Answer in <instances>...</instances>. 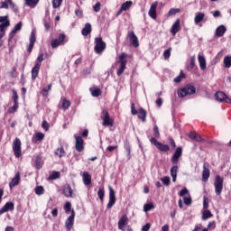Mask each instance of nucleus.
Listing matches in <instances>:
<instances>
[{
	"instance_id": "nucleus-11",
	"label": "nucleus",
	"mask_w": 231,
	"mask_h": 231,
	"mask_svg": "<svg viewBox=\"0 0 231 231\" xmlns=\"http://www.w3.org/2000/svg\"><path fill=\"white\" fill-rule=\"evenodd\" d=\"M216 100L217 102H226V104H231V98L226 96L224 92L218 91L215 95Z\"/></svg>"
},
{
	"instance_id": "nucleus-37",
	"label": "nucleus",
	"mask_w": 231,
	"mask_h": 231,
	"mask_svg": "<svg viewBox=\"0 0 231 231\" xmlns=\"http://www.w3.org/2000/svg\"><path fill=\"white\" fill-rule=\"evenodd\" d=\"M90 92L92 97H100L102 95V91L98 88H90Z\"/></svg>"
},
{
	"instance_id": "nucleus-39",
	"label": "nucleus",
	"mask_w": 231,
	"mask_h": 231,
	"mask_svg": "<svg viewBox=\"0 0 231 231\" xmlns=\"http://www.w3.org/2000/svg\"><path fill=\"white\" fill-rule=\"evenodd\" d=\"M24 1H25V5L27 6H30V8H35L39 4V1L37 0H24Z\"/></svg>"
},
{
	"instance_id": "nucleus-28",
	"label": "nucleus",
	"mask_w": 231,
	"mask_h": 231,
	"mask_svg": "<svg viewBox=\"0 0 231 231\" xmlns=\"http://www.w3.org/2000/svg\"><path fill=\"white\" fill-rule=\"evenodd\" d=\"M180 30V20H176L173 25L171 26V33H172V35H176V33H178Z\"/></svg>"
},
{
	"instance_id": "nucleus-17",
	"label": "nucleus",
	"mask_w": 231,
	"mask_h": 231,
	"mask_svg": "<svg viewBox=\"0 0 231 231\" xmlns=\"http://www.w3.org/2000/svg\"><path fill=\"white\" fill-rule=\"evenodd\" d=\"M15 208L14 202H7L1 209H0V216L5 214V212H10Z\"/></svg>"
},
{
	"instance_id": "nucleus-13",
	"label": "nucleus",
	"mask_w": 231,
	"mask_h": 231,
	"mask_svg": "<svg viewBox=\"0 0 231 231\" xmlns=\"http://www.w3.org/2000/svg\"><path fill=\"white\" fill-rule=\"evenodd\" d=\"M74 138L76 140V151H78V152H82L84 151V140L79 135H74Z\"/></svg>"
},
{
	"instance_id": "nucleus-43",
	"label": "nucleus",
	"mask_w": 231,
	"mask_h": 231,
	"mask_svg": "<svg viewBox=\"0 0 231 231\" xmlns=\"http://www.w3.org/2000/svg\"><path fill=\"white\" fill-rule=\"evenodd\" d=\"M69 106H71V102L68 101L67 99H62V103H61L62 109H69Z\"/></svg>"
},
{
	"instance_id": "nucleus-24",
	"label": "nucleus",
	"mask_w": 231,
	"mask_h": 231,
	"mask_svg": "<svg viewBox=\"0 0 231 231\" xmlns=\"http://www.w3.org/2000/svg\"><path fill=\"white\" fill-rule=\"evenodd\" d=\"M226 32V27H225V25H219V26L216 29L215 35H216L217 37H223V35H225Z\"/></svg>"
},
{
	"instance_id": "nucleus-55",
	"label": "nucleus",
	"mask_w": 231,
	"mask_h": 231,
	"mask_svg": "<svg viewBox=\"0 0 231 231\" xmlns=\"http://www.w3.org/2000/svg\"><path fill=\"white\" fill-rule=\"evenodd\" d=\"M161 181L166 185L169 186V184L171 183V178L170 177H163L161 179Z\"/></svg>"
},
{
	"instance_id": "nucleus-18",
	"label": "nucleus",
	"mask_w": 231,
	"mask_h": 231,
	"mask_svg": "<svg viewBox=\"0 0 231 231\" xmlns=\"http://www.w3.org/2000/svg\"><path fill=\"white\" fill-rule=\"evenodd\" d=\"M182 154V149L181 147H178L171 158V162L176 164L180 161V158L181 157Z\"/></svg>"
},
{
	"instance_id": "nucleus-3",
	"label": "nucleus",
	"mask_w": 231,
	"mask_h": 231,
	"mask_svg": "<svg viewBox=\"0 0 231 231\" xmlns=\"http://www.w3.org/2000/svg\"><path fill=\"white\" fill-rule=\"evenodd\" d=\"M95 47L94 50L97 55H102L104 53V50H106V43L103 42L102 37L95 38Z\"/></svg>"
},
{
	"instance_id": "nucleus-54",
	"label": "nucleus",
	"mask_w": 231,
	"mask_h": 231,
	"mask_svg": "<svg viewBox=\"0 0 231 231\" xmlns=\"http://www.w3.org/2000/svg\"><path fill=\"white\" fill-rule=\"evenodd\" d=\"M60 5H62V0H52L53 8H60Z\"/></svg>"
},
{
	"instance_id": "nucleus-14",
	"label": "nucleus",
	"mask_w": 231,
	"mask_h": 231,
	"mask_svg": "<svg viewBox=\"0 0 231 231\" xmlns=\"http://www.w3.org/2000/svg\"><path fill=\"white\" fill-rule=\"evenodd\" d=\"M73 223H75V210H71V215L65 222V226L68 231H70L73 228Z\"/></svg>"
},
{
	"instance_id": "nucleus-63",
	"label": "nucleus",
	"mask_w": 231,
	"mask_h": 231,
	"mask_svg": "<svg viewBox=\"0 0 231 231\" xmlns=\"http://www.w3.org/2000/svg\"><path fill=\"white\" fill-rule=\"evenodd\" d=\"M151 230V224L147 223L142 227V231H149Z\"/></svg>"
},
{
	"instance_id": "nucleus-4",
	"label": "nucleus",
	"mask_w": 231,
	"mask_h": 231,
	"mask_svg": "<svg viewBox=\"0 0 231 231\" xmlns=\"http://www.w3.org/2000/svg\"><path fill=\"white\" fill-rule=\"evenodd\" d=\"M125 53L119 56V60L116 62L119 64V69L117 70V76L120 77L124 71H125V66H127V60H125Z\"/></svg>"
},
{
	"instance_id": "nucleus-35",
	"label": "nucleus",
	"mask_w": 231,
	"mask_h": 231,
	"mask_svg": "<svg viewBox=\"0 0 231 231\" xmlns=\"http://www.w3.org/2000/svg\"><path fill=\"white\" fill-rule=\"evenodd\" d=\"M171 176L172 178V181H176V178H178V166H173L171 169Z\"/></svg>"
},
{
	"instance_id": "nucleus-22",
	"label": "nucleus",
	"mask_w": 231,
	"mask_h": 231,
	"mask_svg": "<svg viewBox=\"0 0 231 231\" xmlns=\"http://www.w3.org/2000/svg\"><path fill=\"white\" fill-rule=\"evenodd\" d=\"M23 29V22H19L16 25H14V29L9 34V39H12L13 37H15V33L18 32H21Z\"/></svg>"
},
{
	"instance_id": "nucleus-62",
	"label": "nucleus",
	"mask_w": 231,
	"mask_h": 231,
	"mask_svg": "<svg viewBox=\"0 0 231 231\" xmlns=\"http://www.w3.org/2000/svg\"><path fill=\"white\" fill-rule=\"evenodd\" d=\"M93 10L96 12H100V2H97L94 6Z\"/></svg>"
},
{
	"instance_id": "nucleus-47",
	"label": "nucleus",
	"mask_w": 231,
	"mask_h": 231,
	"mask_svg": "<svg viewBox=\"0 0 231 231\" xmlns=\"http://www.w3.org/2000/svg\"><path fill=\"white\" fill-rule=\"evenodd\" d=\"M5 3H7L14 12H17V6H15V4L12 0H5Z\"/></svg>"
},
{
	"instance_id": "nucleus-6",
	"label": "nucleus",
	"mask_w": 231,
	"mask_h": 231,
	"mask_svg": "<svg viewBox=\"0 0 231 231\" xmlns=\"http://www.w3.org/2000/svg\"><path fill=\"white\" fill-rule=\"evenodd\" d=\"M150 142H151V143H152V145H155L156 148H157L159 151H161L162 152H167V151H170V149H171V148L169 147V145L162 143L161 142H159L158 140H156V138H154V137H152V138L150 139Z\"/></svg>"
},
{
	"instance_id": "nucleus-45",
	"label": "nucleus",
	"mask_w": 231,
	"mask_h": 231,
	"mask_svg": "<svg viewBox=\"0 0 231 231\" xmlns=\"http://www.w3.org/2000/svg\"><path fill=\"white\" fill-rule=\"evenodd\" d=\"M194 66H196V56H192L190 58L189 65L188 67V69H193Z\"/></svg>"
},
{
	"instance_id": "nucleus-26",
	"label": "nucleus",
	"mask_w": 231,
	"mask_h": 231,
	"mask_svg": "<svg viewBox=\"0 0 231 231\" xmlns=\"http://www.w3.org/2000/svg\"><path fill=\"white\" fill-rule=\"evenodd\" d=\"M42 140H44V134L41 132L36 133L32 138V142L33 143H37V142H42Z\"/></svg>"
},
{
	"instance_id": "nucleus-23",
	"label": "nucleus",
	"mask_w": 231,
	"mask_h": 231,
	"mask_svg": "<svg viewBox=\"0 0 231 231\" xmlns=\"http://www.w3.org/2000/svg\"><path fill=\"white\" fill-rule=\"evenodd\" d=\"M82 180L84 185H91V174L88 171H84L82 174Z\"/></svg>"
},
{
	"instance_id": "nucleus-27",
	"label": "nucleus",
	"mask_w": 231,
	"mask_h": 231,
	"mask_svg": "<svg viewBox=\"0 0 231 231\" xmlns=\"http://www.w3.org/2000/svg\"><path fill=\"white\" fill-rule=\"evenodd\" d=\"M189 138H190L191 140H194L195 142H205V140H203L201 138V135H199V134H197L196 132H191L188 134Z\"/></svg>"
},
{
	"instance_id": "nucleus-57",
	"label": "nucleus",
	"mask_w": 231,
	"mask_h": 231,
	"mask_svg": "<svg viewBox=\"0 0 231 231\" xmlns=\"http://www.w3.org/2000/svg\"><path fill=\"white\" fill-rule=\"evenodd\" d=\"M180 12V9L178 8H171L169 13H168V15H174L176 14H179Z\"/></svg>"
},
{
	"instance_id": "nucleus-5",
	"label": "nucleus",
	"mask_w": 231,
	"mask_h": 231,
	"mask_svg": "<svg viewBox=\"0 0 231 231\" xmlns=\"http://www.w3.org/2000/svg\"><path fill=\"white\" fill-rule=\"evenodd\" d=\"M215 193L217 196H221L223 192V178L219 175H217L214 182Z\"/></svg>"
},
{
	"instance_id": "nucleus-30",
	"label": "nucleus",
	"mask_w": 231,
	"mask_h": 231,
	"mask_svg": "<svg viewBox=\"0 0 231 231\" xmlns=\"http://www.w3.org/2000/svg\"><path fill=\"white\" fill-rule=\"evenodd\" d=\"M137 114H138V118H140L142 122H145L147 118V112L143 108H140Z\"/></svg>"
},
{
	"instance_id": "nucleus-60",
	"label": "nucleus",
	"mask_w": 231,
	"mask_h": 231,
	"mask_svg": "<svg viewBox=\"0 0 231 231\" xmlns=\"http://www.w3.org/2000/svg\"><path fill=\"white\" fill-rule=\"evenodd\" d=\"M164 59H171V49H168L163 53Z\"/></svg>"
},
{
	"instance_id": "nucleus-44",
	"label": "nucleus",
	"mask_w": 231,
	"mask_h": 231,
	"mask_svg": "<svg viewBox=\"0 0 231 231\" xmlns=\"http://www.w3.org/2000/svg\"><path fill=\"white\" fill-rule=\"evenodd\" d=\"M60 178V172L59 171H52V173L50 175V180H59Z\"/></svg>"
},
{
	"instance_id": "nucleus-19",
	"label": "nucleus",
	"mask_w": 231,
	"mask_h": 231,
	"mask_svg": "<svg viewBox=\"0 0 231 231\" xmlns=\"http://www.w3.org/2000/svg\"><path fill=\"white\" fill-rule=\"evenodd\" d=\"M35 41H37V38L35 37V31H32L30 36V44L27 48V51L29 53H32V51L33 50V46L35 44Z\"/></svg>"
},
{
	"instance_id": "nucleus-40",
	"label": "nucleus",
	"mask_w": 231,
	"mask_h": 231,
	"mask_svg": "<svg viewBox=\"0 0 231 231\" xmlns=\"http://www.w3.org/2000/svg\"><path fill=\"white\" fill-rule=\"evenodd\" d=\"M131 6H133V1H126L124 4H122L121 8L125 12H127V10L131 8Z\"/></svg>"
},
{
	"instance_id": "nucleus-36",
	"label": "nucleus",
	"mask_w": 231,
	"mask_h": 231,
	"mask_svg": "<svg viewBox=\"0 0 231 231\" xmlns=\"http://www.w3.org/2000/svg\"><path fill=\"white\" fill-rule=\"evenodd\" d=\"M35 168L39 170L42 169V157L41 155L36 156Z\"/></svg>"
},
{
	"instance_id": "nucleus-61",
	"label": "nucleus",
	"mask_w": 231,
	"mask_h": 231,
	"mask_svg": "<svg viewBox=\"0 0 231 231\" xmlns=\"http://www.w3.org/2000/svg\"><path fill=\"white\" fill-rule=\"evenodd\" d=\"M203 208L207 210L208 208V199L204 198L203 199Z\"/></svg>"
},
{
	"instance_id": "nucleus-51",
	"label": "nucleus",
	"mask_w": 231,
	"mask_h": 231,
	"mask_svg": "<svg viewBox=\"0 0 231 231\" xmlns=\"http://www.w3.org/2000/svg\"><path fill=\"white\" fill-rule=\"evenodd\" d=\"M125 149L127 152L128 160H131V146L129 145L128 143H125Z\"/></svg>"
},
{
	"instance_id": "nucleus-29",
	"label": "nucleus",
	"mask_w": 231,
	"mask_h": 231,
	"mask_svg": "<svg viewBox=\"0 0 231 231\" xmlns=\"http://www.w3.org/2000/svg\"><path fill=\"white\" fill-rule=\"evenodd\" d=\"M199 63L200 66V69L205 70L207 69V60L201 55L198 56Z\"/></svg>"
},
{
	"instance_id": "nucleus-7",
	"label": "nucleus",
	"mask_w": 231,
	"mask_h": 231,
	"mask_svg": "<svg viewBox=\"0 0 231 231\" xmlns=\"http://www.w3.org/2000/svg\"><path fill=\"white\" fill-rule=\"evenodd\" d=\"M118 228L122 231H133L131 226L127 225V216L124 215L118 221Z\"/></svg>"
},
{
	"instance_id": "nucleus-49",
	"label": "nucleus",
	"mask_w": 231,
	"mask_h": 231,
	"mask_svg": "<svg viewBox=\"0 0 231 231\" xmlns=\"http://www.w3.org/2000/svg\"><path fill=\"white\" fill-rule=\"evenodd\" d=\"M19 109V103H14V106L8 109V113H15Z\"/></svg>"
},
{
	"instance_id": "nucleus-1",
	"label": "nucleus",
	"mask_w": 231,
	"mask_h": 231,
	"mask_svg": "<svg viewBox=\"0 0 231 231\" xmlns=\"http://www.w3.org/2000/svg\"><path fill=\"white\" fill-rule=\"evenodd\" d=\"M42 60H44V54H40L35 61V65L32 69V79L35 80L39 76V70L41 69V64H42Z\"/></svg>"
},
{
	"instance_id": "nucleus-38",
	"label": "nucleus",
	"mask_w": 231,
	"mask_h": 231,
	"mask_svg": "<svg viewBox=\"0 0 231 231\" xmlns=\"http://www.w3.org/2000/svg\"><path fill=\"white\" fill-rule=\"evenodd\" d=\"M212 217V212H210V210L208 209H205L203 212H202V219L203 221H207V219Z\"/></svg>"
},
{
	"instance_id": "nucleus-56",
	"label": "nucleus",
	"mask_w": 231,
	"mask_h": 231,
	"mask_svg": "<svg viewBox=\"0 0 231 231\" xmlns=\"http://www.w3.org/2000/svg\"><path fill=\"white\" fill-rule=\"evenodd\" d=\"M153 134H154V136L155 138H160V130L158 129V125H154V128H153Z\"/></svg>"
},
{
	"instance_id": "nucleus-52",
	"label": "nucleus",
	"mask_w": 231,
	"mask_h": 231,
	"mask_svg": "<svg viewBox=\"0 0 231 231\" xmlns=\"http://www.w3.org/2000/svg\"><path fill=\"white\" fill-rule=\"evenodd\" d=\"M51 84H49L48 85V88H42V96L43 97H48V91H51Z\"/></svg>"
},
{
	"instance_id": "nucleus-59",
	"label": "nucleus",
	"mask_w": 231,
	"mask_h": 231,
	"mask_svg": "<svg viewBox=\"0 0 231 231\" xmlns=\"http://www.w3.org/2000/svg\"><path fill=\"white\" fill-rule=\"evenodd\" d=\"M185 205H192V199L190 197H184Z\"/></svg>"
},
{
	"instance_id": "nucleus-34",
	"label": "nucleus",
	"mask_w": 231,
	"mask_h": 231,
	"mask_svg": "<svg viewBox=\"0 0 231 231\" xmlns=\"http://www.w3.org/2000/svg\"><path fill=\"white\" fill-rule=\"evenodd\" d=\"M82 35L87 37V35H89L91 33V25L89 23H86L85 27L81 31Z\"/></svg>"
},
{
	"instance_id": "nucleus-20",
	"label": "nucleus",
	"mask_w": 231,
	"mask_h": 231,
	"mask_svg": "<svg viewBox=\"0 0 231 231\" xmlns=\"http://www.w3.org/2000/svg\"><path fill=\"white\" fill-rule=\"evenodd\" d=\"M158 8V2H154L153 4L151 5L148 15L152 18V19H156L157 15H156V9Z\"/></svg>"
},
{
	"instance_id": "nucleus-48",
	"label": "nucleus",
	"mask_w": 231,
	"mask_h": 231,
	"mask_svg": "<svg viewBox=\"0 0 231 231\" xmlns=\"http://www.w3.org/2000/svg\"><path fill=\"white\" fill-rule=\"evenodd\" d=\"M154 208V205L152 203H148L143 206L144 212H149V210H152Z\"/></svg>"
},
{
	"instance_id": "nucleus-42",
	"label": "nucleus",
	"mask_w": 231,
	"mask_h": 231,
	"mask_svg": "<svg viewBox=\"0 0 231 231\" xmlns=\"http://www.w3.org/2000/svg\"><path fill=\"white\" fill-rule=\"evenodd\" d=\"M224 66L225 68H231V57L226 56L224 58Z\"/></svg>"
},
{
	"instance_id": "nucleus-46",
	"label": "nucleus",
	"mask_w": 231,
	"mask_h": 231,
	"mask_svg": "<svg viewBox=\"0 0 231 231\" xmlns=\"http://www.w3.org/2000/svg\"><path fill=\"white\" fill-rule=\"evenodd\" d=\"M13 100L14 104H19V95H17V91L15 89H13Z\"/></svg>"
},
{
	"instance_id": "nucleus-41",
	"label": "nucleus",
	"mask_w": 231,
	"mask_h": 231,
	"mask_svg": "<svg viewBox=\"0 0 231 231\" xmlns=\"http://www.w3.org/2000/svg\"><path fill=\"white\" fill-rule=\"evenodd\" d=\"M34 192H35V194H37V196H42V194H44V187L37 186L34 189Z\"/></svg>"
},
{
	"instance_id": "nucleus-8",
	"label": "nucleus",
	"mask_w": 231,
	"mask_h": 231,
	"mask_svg": "<svg viewBox=\"0 0 231 231\" xmlns=\"http://www.w3.org/2000/svg\"><path fill=\"white\" fill-rule=\"evenodd\" d=\"M101 120L103 121V125H113V120L109 116V112L107 109L103 108L101 113Z\"/></svg>"
},
{
	"instance_id": "nucleus-9",
	"label": "nucleus",
	"mask_w": 231,
	"mask_h": 231,
	"mask_svg": "<svg viewBox=\"0 0 231 231\" xmlns=\"http://www.w3.org/2000/svg\"><path fill=\"white\" fill-rule=\"evenodd\" d=\"M64 41H66V34H60L58 39H53L51 42V48H59V46H62L64 44Z\"/></svg>"
},
{
	"instance_id": "nucleus-21",
	"label": "nucleus",
	"mask_w": 231,
	"mask_h": 231,
	"mask_svg": "<svg viewBox=\"0 0 231 231\" xmlns=\"http://www.w3.org/2000/svg\"><path fill=\"white\" fill-rule=\"evenodd\" d=\"M128 37L134 48H138V46H140V42H138V37H136V34H134V32H130L128 33Z\"/></svg>"
},
{
	"instance_id": "nucleus-31",
	"label": "nucleus",
	"mask_w": 231,
	"mask_h": 231,
	"mask_svg": "<svg viewBox=\"0 0 231 231\" xmlns=\"http://www.w3.org/2000/svg\"><path fill=\"white\" fill-rule=\"evenodd\" d=\"M205 19V14L203 13H197L194 18L195 24H199Z\"/></svg>"
},
{
	"instance_id": "nucleus-64",
	"label": "nucleus",
	"mask_w": 231,
	"mask_h": 231,
	"mask_svg": "<svg viewBox=\"0 0 231 231\" xmlns=\"http://www.w3.org/2000/svg\"><path fill=\"white\" fill-rule=\"evenodd\" d=\"M0 8H5V10H8V3H6V2H1L0 3Z\"/></svg>"
},
{
	"instance_id": "nucleus-53",
	"label": "nucleus",
	"mask_w": 231,
	"mask_h": 231,
	"mask_svg": "<svg viewBox=\"0 0 231 231\" xmlns=\"http://www.w3.org/2000/svg\"><path fill=\"white\" fill-rule=\"evenodd\" d=\"M64 210H65L66 214H69V212H71V203L70 202L65 203Z\"/></svg>"
},
{
	"instance_id": "nucleus-25",
	"label": "nucleus",
	"mask_w": 231,
	"mask_h": 231,
	"mask_svg": "<svg viewBox=\"0 0 231 231\" xmlns=\"http://www.w3.org/2000/svg\"><path fill=\"white\" fill-rule=\"evenodd\" d=\"M63 194L66 198H72L73 196V189H71L70 185H65L63 187Z\"/></svg>"
},
{
	"instance_id": "nucleus-15",
	"label": "nucleus",
	"mask_w": 231,
	"mask_h": 231,
	"mask_svg": "<svg viewBox=\"0 0 231 231\" xmlns=\"http://www.w3.org/2000/svg\"><path fill=\"white\" fill-rule=\"evenodd\" d=\"M208 178H210V170H208V164L204 163L202 171V181L206 183V181H208Z\"/></svg>"
},
{
	"instance_id": "nucleus-33",
	"label": "nucleus",
	"mask_w": 231,
	"mask_h": 231,
	"mask_svg": "<svg viewBox=\"0 0 231 231\" xmlns=\"http://www.w3.org/2000/svg\"><path fill=\"white\" fill-rule=\"evenodd\" d=\"M55 156H59L60 158H64L66 156V151L64 150V147H60L56 149L54 152Z\"/></svg>"
},
{
	"instance_id": "nucleus-16",
	"label": "nucleus",
	"mask_w": 231,
	"mask_h": 231,
	"mask_svg": "<svg viewBox=\"0 0 231 231\" xmlns=\"http://www.w3.org/2000/svg\"><path fill=\"white\" fill-rule=\"evenodd\" d=\"M21 183V173L17 172L15 173L14 177L12 179V180L9 183L10 189H14V187H17Z\"/></svg>"
},
{
	"instance_id": "nucleus-50",
	"label": "nucleus",
	"mask_w": 231,
	"mask_h": 231,
	"mask_svg": "<svg viewBox=\"0 0 231 231\" xmlns=\"http://www.w3.org/2000/svg\"><path fill=\"white\" fill-rule=\"evenodd\" d=\"M106 192L104 191V189H99L97 191V196L100 199V201H104V196H105Z\"/></svg>"
},
{
	"instance_id": "nucleus-10",
	"label": "nucleus",
	"mask_w": 231,
	"mask_h": 231,
	"mask_svg": "<svg viewBox=\"0 0 231 231\" xmlns=\"http://www.w3.org/2000/svg\"><path fill=\"white\" fill-rule=\"evenodd\" d=\"M21 140L19 138H16L14 142H13V150L14 152V156L16 158H21Z\"/></svg>"
},
{
	"instance_id": "nucleus-58",
	"label": "nucleus",
	"mask_w": 231,
	"mask_h": 231,
	"mask_svg": "<svg viewBox=\"0 0 231 231\" xmlns=\"http://www.w3.org/2000/svg\"><path fill=\"white\" fill-rule=\"evenodd\" d=\"M185 78V74H183V72H181L177 78L174 79V82H181V79Z\"/></svg>"
},
{
	"instance_id": "nucleus-32",
	"label": "nucleus",
	"mask_w": 231,
	"mask_h": 231,
	"mask_svg": "<svg viewBox=\"0 0 231 231\" xmlns=\"http://www.w3.org/2000/svg\"><path fill=\"white\" fill-rule=\"evenodd\" d=\"M8 26H10V21L0 24V39L5 37V28H8Z\"/></svg>"
},
{
	"instance_id": "nucleus-12",
	"label": "nucleus",
	"mask_w": 231,
	"mask_h": 231,
	"mask_svg": "<svg viewBox=\"0 0 231 231\" xmlns=\"http://www.w3.org/2000/svg\"><path fill=\"white\" fill-rule=\"evenodd\" d=\"M116 203V196L115 195V189L109 186V201L106 205V208H113V206Z\"/></svg>"
},
{
	"instance_id": "nucleus-2",
	"label": "nucleus",
	"mask_w": 231,
	"mask_h": 231,
	"mask_svg": "<svg viewBox=\"0 0 231 231\" xmlns=\"http://www.w3.org/2000/svg\"><path fill=\"white\" fill-rule=\"evenodd\" d=\"M196 93V88L192 85H187L186 87L178 90V95L181 98L187 97V95H194Z\"/></svg>"
}]
</instances>
